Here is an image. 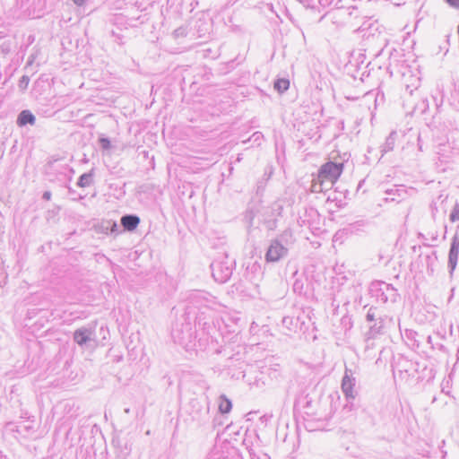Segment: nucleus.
<instances>
[{"label": "nucleus", "mask_w": 459, "mask_h": 459, "mask_svg": "<svg viewBox=\"0 0 459 459\" xmlns=\"http://www.w3.org/2000/svg\"><path fill=\"white\" fill-rule=\"evenodd\" d=\"M343 168L342 162L327 161L323 164L318 170L317 178L312 182L311 191L323 193L331 189L341 177Z\"/></svg>", "instance_id": "nucleus-1"}, {"label": "nucleus", "mask_w": 459, "mask_h": 459, "mask_svg": "<svg viewBox=\"0 0 459 459\" xmlns=\"http://www.w3.org/2000/svg\"><path fill=\"white\" fill-rule=\"evenodd\" d=\"M284 247L279 242H274L268 248L265 259L267 262H277L284 255Z\"/></svg>", "instance_id": "nucleus-2"}, {"label": "nucleus", "mask_w": 459, "mask_h": 459, "mask_svg": "<svg viewBox=\"0 0 459 459\" xmlns=\"http://www.w3.org/2000/svg\"><path fill=\"white\" fill-rule=\"evenodd\" d=\"M91 335L92 331L91 329L82 327L74 333V341L80 346H82L91 341Z\"/></svg>", "instance_id": "nucleus-3"}, {"label": "nucleus", "mask_w": 459, "mask_h": 459, "mask_svg": "<svg viewBox=\"0 0 459 459\" xmlns=\"http://www.w3.org/2000/svg\"><path fill=\"white\" fill-rule=\"evenodd\" d=\"M16 123L19 126H25L27 125L34 126L36 123V117L29 109H24L18 115Z\"/></svg>", "instance_id": "nucleus-4"}, {"label": "nucleus", "mask_w": 459, "mask_h": 459, "mask_svg": "<svg viewBox=\"0 0 459 459\" xmlns=\"http://www.w3.org/2000/svg\"><path fill=\"white\" fill-rule=\"evenodd\" d=\"M140 222V219L134 215H127L121 218V224L126 230H134Z\"/></svg>", "instance_id": "nucleus-5"}, {"label": "nucleus", "mask_w": 459, "mask_h": 459, "mask_svg": "<svg viewBox=\"0 0 459 459\" xmlns=\"http://www.w3.org/2000/svg\"><path fill=\"white\" fill-rule=\"evenodd\" d=\"M98 147L102 151L103 154L111 153L112 144L109 138L106 137L104 134H100L97 141Z\"/></svg>", "instance_id": "nucleus-6"}, {"label": "nucleus", "mask_w": 459, "mask_h": 459, "mask_svg": "<svg viewBox=\"0 0 459 459\" xmlns=\"http://www.w3.org/2000/svg\"><path fill=\"white\" fill-rule=\"evenodd\" d=\"M93 177H94V170L91 169L87 173H84L80 176L77 181V186L79 187H87L93 184Z\"/></svg>", "instance_id": "nucleus-7"}, {"label": "nucleus", "mask_w": 459, "mask_h": 459, "mask_svg": "<svg viewBox=\"0 0 459 459\" xmlns=\"http://www.w3.org/2000/svg\"><path fill=\"white\" fill-rule=\"evenodd\" d=\"M232 408L231 402L226 397H221L219 401V410L221 413H228Z\"/></svg>", "instance_id": "nucleus-8"}, {"label": "nucleus", "mask_w": 459, "mask_h": 459, "mask_svg": "<svg viewBox=\"0 0 459 459\" xmlns=\"http://www.w3.org/2000/svg\"><path fill=\"white\" fill-rule=\"evenodd\" d=\"M290 87V81L287 79H278L274 83V88L279 92H283L287 91Z\"/></svg>", "instance_id": "nucleus-9"}, {"label": "nucleus", "mask_w": 459, "mask_h": 459, "mask_svg": "<svg viewBox=\"0 0 459 459\" xmlns=\"http://www.w3.org/2000/svg\"><path fill=\"white\" fill-rule=\"evenodd\" d=\"M458 256V247L455 244H453L450 252H449V260L452 264V268L455 267L456 260Z\"/></svg>", "instance_id": "nucleus-10"}, {"label": "nucleus", "mask_w": 459, "mask_h": 459, "mask_svg": "<svg viewBox=\"0 0 459 459\" xmlns=\"http://www.w3.org/2000/svg\"><path fill=\"white\" fill-rule=\"evenodd\" d=\"M30 82V78L27 75H23L21 77L19 81V87L21 89H26Z\"/></svg>", "instance_id": "nucleus-11"}, {"label": "nucleus", "mask_w": 459, "mask_h": 459, "mask_svg": "<svg viewBox=\"0 0 459 459\" xmlns=\"http://www.w3.org/2000/svg\"><path fill=\"white\" fill-rule=\"evenodd\" d=\"M42 198L46 201H49L51 199V192L50 191H45L43 193Z\"/></svg>", "instance_id": "nucleus-12"}, {"label": "nucleus", "mask_w": 459, "mask_h": 459, "mask_svg": "<svg viewBox=\"0 0 459 459\" xmlns=\"http://www.w3.org/2000/svg\"><path fill=\"white\" fill-rule=\"evenodd\" d=\"M450 5L458 8L459 7V0H446Z\"/></svg>", "instance_id": "nucleus-13"}, {"label": "nucleus", "mask_w": 459, "mask_h": 459, "mask_svg": "<svg viewBox=\"0 0 459 459\" xmlns=\"http://www.w3.org/2000/svg\"><path fill=\"white\" fill-rule=\"evenodd\" d=\"M109 226L108 227V229L110 230V233H113L115 232V222H108Z\"/></svg>", "instance_id": "nucleus-14"}, {"label": "nucleus", "mask_w": 459, "mask_h": 459, "mask_svg": "<svg viewBox=\"0 0 459 459\" xmlns=\"http://www.w3.org/2000/svg\"><path fill=\"white\" fill-rule=\"evenodd\" d=\"M73 1L77 5H82L84 3V0H73Z\"/></svg>", "instance_id": "nucleus-15"}, {"label": "nucleus", "mask_w": 459, "mask_h": 459, "mask_svg": "<svg viewBox=\"0 0 459 459\" xmlns=\"http://www.w3.org/2000/svg\"><path fill=\"white\" fill-rule=\"evenodd\" d=\"M69 193H70V194H74V190H72V189L69 187Z\"/></svg>", "instance_id": "nucleus-16"}, {"label": "nucleus", "mask_w": 459, "mask_h": 459, "mask_svg": "<svg viewBox=\"0 0 459 459\" xmlns=\"http://www.w3.org/2000/svg\"><path fill=\"white\" fill-rule=\"evenodd\" d=\"M114 442H115V437H113L111 438V443H114Z\"/></svg>", "instance_id": "nucleus-17"}]
</instances>
